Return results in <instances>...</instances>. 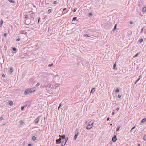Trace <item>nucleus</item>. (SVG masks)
<instances>
[{
	"mask_svg": "<svg viewBox=\"0 0 146 146\" xmlns=\"http://www.w3.org/2000/svg\"><path fill=\"white\" fill-rule=\"evenodd\" d=\"M36 90V88H33L30 89H27L24 92V94L26 95L30 93L33 92L35 91Z\"/></svg>",
	"mask_w": 146,
	"mask_h": 146,
	"instance_id": "1",
	"label": "nucleus"
},
{
	"mask_svg": "<svg viewBox=\"0 0 146 146\" xmlns=\"http://www.w3.org/2000/svg\"><path fill=\"white\" fill-rule=\"evenodd\" d=\"M80 132V130L78 129H77L75 131V135L73 138V140L74 141L76 140V139L77 136L78 135V134Z\"/></svg>",
	"mask_w": 146,
	"mask_h": 146,
	"instance_id": "2",
	"label": "nucleus"
},
{
	"mask_svg": "<svg viewBox=\"0 0 146 146\" xmlns=\"http://www.w3.org/2000/svg\"><path fill=\"white\" fill-rule=\"evenodd\" d=\"M90 123H91V124H88L86 128H92V126H93V124L94 123V122L92 121H90Z\"/></svg>",
	"mask_w": 146,
	"mask_h": 146,
	"instance_id": "3",
	"label": "nucleus"
},
{
	"mask_svg": "<svg viewBox=\"0 0 146 146\" xmlns=\"http://www.w3.org/2000/svg\"><path fill=\"white\" fill-rule=\"evenodd\" d=\"M68 137H66V139H65V142L64 143V141H62L61 143V145L62 146H64L66 144V142L68 140Z\"/></svg>",
	"mask_w": 146,
	"mask_h": 146,
	"instance_id": "4",
	"label": "nucleus"
},
{
	"mask_svg": "<svg viewBox=\"0 0 146 146\" xmlns=\"http://www.w3.org/2000/svg\"><path fill=\"white\" fill-rule=\"evenodd\" d=\"M117 138H116V135H115L114 136H113L112 139V140L113 141V142H115L117 140Z\"/></svg>",
	"mask_w": 146,
	"mask_h": 146,
	"instance_id": "5",
	"label": "nucleus"
},
{
	"mask_svg": "<svg viewBox=\"0 0 146 146\" xmlns=\"http://www.w3.org/2000/svg\"><path fill=\"white\" fill-rule=\"evenodd\" d=\"M39 119H40L39 117H37V118H36L35 119V121H34V122H35V123H37L39 120Z\"/></svg>",
	"mask_w": 146,
	"mask_h": 146,
	"instance_id": "6",
	"label": "nucleus"
},
{
	"mask_svg": "<svg viewBox=\"0 0 146 146\" xmlns=\"http://www.w3.org/2000/svg\"><path fill=\"white\" fill-rule=\"evenodd\" d=\"M61 142V139L60 138L59 139H58L56 140V143L57 144H59Z\"/></svg>",
	"mask_w": 146,
	"mask_h": 146,
	"instance_id": "7",
	"label": "nucleus"
},
{
	"mask_svg": "<svg viewBox=\"0 0 146 146\" xmlns=\"http://www.w3.org/2000/svg\"><path fill=\"white\" fill-rule=\"evenodd\" d=\"M59 137H60L63 140H65V139H66V137H65V136L64 135H63L62 136H61L60 135H59Z\"/></svg>",
	"mask_w": 146,
	"mask_h": 146,
	"instance_id": "8",
	"label": "nucleus"
},
{
	"mask_svg": "<svg viewBox=\"0 0 146 146\" xmlns=\"http://www.w3.org/2000/svg\"><path fill=\"white\" fill-rule=\"evenodd\" d=\"M95 91V88H93L90 91L91 93H93Z\"/></svg>",
	"mask_w": 146,
	"mask_h": 146,
	"instance_id": "9",
	"label": "nucleus"
},
{
	"mask_svg": "<svg viewBox=\"0 0 146 146\" xmlns=\"http://www.w3.org/2000/svg\"><path fill=\"white\" fill-rule=\"evenodd\" d=\"M5 118V117L4 115H3V116H1L0 118V121L2 120H4Z\"/></svg>",
	"mask_w": 146,
	"mask_h": 146,
	"instance_id": "10",
	"label": "nucleus"
},
{
	"mask_svg": "<svg viewBox=\"0 0 146 146\" xmlns=\"http://www.w3.org/2000/svg\"><path fill=\"white\" fill-rule=\"evenodd\" d=\"M13 104V102L12 101H9V105L11 106H12Z\"/></svg>",
	"mask_w": 146,
	"mask_h": 146,
	"instance_id": "11",
	"label": "nucleus"
},
{
	"mask_svg": "<svg viewBox=\"0 0 146 146\" xmlns=\"http://www.w3.org/2000/svg\"><path fill=\"white\" fill-rule=\"evenodd\" d=\"M143 12H145L146 11V7H144L142 9Z\"/></svg>",
	"mask_w": 146,
	"mask_h": 146,
	"instance_id": "12",
	"label": "nucleus"
},
{
	"mask_svg": "<svg viewBox=\"0 0 146 146\" xmlns=\"http://www.w3.org/2000/svg\"><path fill=\"white\" fill-rule=\"evenodd\" d=\"M146 121V119L145 118H144L141 120V122L142 123H144Z\"/></svg>",
	"mask_w": 146,
	"mask_h": 146,
	"instance_id": "13",
	"label": "nucleus"
},
{
	"mask_svg": "<svg viewBox=\"0 0 146 146\" xmlns=\"http://www.w3.org/2000/svg\"><path fill=\"white\" fill-rule=\"evenodd\" d=\"M116 65L115 64V63L114 64V65H113V68L114 69H117V68H116Z\"/></svg>",
	"mask_w": 146,
	"mask_h": 146,
	"instance_id": "14",
	"label": "nucleus"
},
{
	"mask_svg": "<svg viewBox=\"0 0 146 146\" xmlns=\"http://www.w3.org/2000/svg\"><path fill=\"white\" fill-rule=\"evenodd\" d=\"M20 123L22 125L24 124L23 121L22 120H21L20 121Z\"/></svg>",
	"mask_w": 146,
	"mask_h": 146,
	"instance_id": "15",
	"label": "nucleus"
},
{
	"mask_svg": "<svg viewBox=\"0 0 146 146\" xmlns=\"http://www.w3.org/2000/svg\"><path fill=\"white\" fill-rule=\"evenodd\" d=\"M10 72L11 73H12L13 72V68L12 67H11L10 69Z\"/></svg>",
	"mask_w": 146,
	"mask_h": 146,
	"instance_id": "16",
	"label": "nucleus"
},
{
	"mask_svg": "<svg viewBox=\"0 0 146 146\" xmlns=\"http://www.w3.org/2000/svg\"><path fill=\"white\" fill-rule=\"evenodd\" d=\"M10 2L12 3H15V1L13 0H8Z\"/></svg>",
	"mask_w": 146,
	"mask_h": 146,
	"instance_id": "17",
	"label": "nucleus"
},
{
	"mask_svg": "<svg viewBox=\"0 0 146 146\" xmlns=\"http://www.w3.org/2000/svg\"><path fill=\"white\" fill-rule=\"evenodd\" d=\"M3 23V21L2 20H1L0 22V26H1Z\"/></svg>",
	"mask_w": 146,
	"mask_h": 146,
	"instance_id": "18",
	"label": "nucleus"
},
{
	"mask_svg": "<svg viewBox=\"0 0 146 146\" xmlns=\"http://www.w3.org/2000/svg\"><path fill=\"white\" fill-rule=\"evenodd\" d=\"M32 139L33 141H35L36 139V137L35 136H33L32 137Z\"/></svg>",
	"mask_w": 146,
	"mask_h": 146,
	"instance_id": "19",
	"label": "nucleus"
},
{
	"mask_svg": "<svg viewBox=\"0 0 146 146\" xmlns=\"http://www.w3.org/2000/svg\"><path fill=\"white\" fill-rule=\"evenodd\" d=\"M84 36H87L88 37H90V36H89V35L88 34H85L84 35Z\"/></svg>",
	"mask_w": 146,
	"mask_h": 146,
	"instance_id": "20",
	"label": "nucleus"
},
{
	"mask_svg": "<svg viewBox=\"0 0 146 146\" xmlns=\"http://www.w3.org/2000/svg\"><path fill=\"white\" fill-rule=\"evenodd\" d=\"M25 23L26 25H29L30 23L29 22H27V20L25 21Z\"/></svg>",
	"mask_w": 146,
	"mask_h": 146,
	"instance_id": "21",
	"label": "nucleus"
},
{
	"mask_svg": "<svg viewBox=\"0 0 146 146\" xmlns=\"http://www.w3.org/2000/svg\"><path fill=\"white\" fill-rule=\"evenodd\" d=\"M143 139L145 141H146V135H145L143 138Z\"/></svg>",
	"mask_w": 146,
	"mask_h": 146,
	"instance_id": "22",
	"label": "nucleus"
},
{
	"mask_svg": "<svg viewBox=\"0 0 146 146\" xmlns=\"http://www.w3.org/2000/svg\"><path fill=\"white\" fill-rule=\"evenodd\" d=\"M40 85V84L39 83H38L36 84V87H38V86H39Z\"/></svg>",
	"mask_w": 146,
	"mask_h": 146,
	"instance_id": "23",
	"label": "nucleus"
},
{
	"mask_svg": "<svg viewBox=\"0 0 146 146\" xmlns=\"http://www.w3.org/2000/svg\"><path fill=\"white\" fill-rule=\"evenodd\" d=\"M88 16L89 17L92 16V14L91 13H89Z\"/></svg>",
	"mask_w": 146,
	"mask_h": 146,
	"instance_id": "24",
	"label": "nucleus"
},
{
	"mask_svg": "<svg viewBox=\"0 0 146 146\" xmlns=\"http://www.w3.org/2000/svg\"><path fill=\"white\" fill-rule=\"evenodd\" d=\"M77 18L76 17H74L73 18L72 21H75L77 19Z\"/></svg>",
	"mask_w": 146,
	"mask_h": 146,
	"instance_id": "25",
	"label": "nucleus"
},
{
	"mask_svg": "<svg viewBox=\"0 0 146 146\" xmlns=\"http://www.w3.org/2000/svg\"><path fill=\"white\" fill-rule=\"evenodd\" d=\"M119 89L118 88H117L116 89V90H115V92H119Z\"/></svg>",
	"mask_w": 146,
	"mask_h": 146,
	"instance_id": "26",
	"label": "nucleus"
},
{
	"mask_svg": "<svg viewBox=\"0 0 146 146\" xmlns=\"http://www.w3.org/2000/svg\"><path fill=\"white\" fill-rule=\"evenodd\" d=\"M52 11V10L51 9H49L48 11V13H50Z\"/></svg>",
	"mask_w": 146,
	"mask_h": 146,
	"instance_id": "27",
	"label": "nucleus"
},
{
	"mask_svg": "<svg viewBox=\"0 0 146 146\" xmlns=\"http://www.w3.org/2000/svg\"><path fill=\"white\" fill-rule=\"evenodd\" d=\"M61 103H60V104H59V105L58 108V110H59V109L60 108V107L61 106Z\"/></svg>",
	"mask_w": 146,
	"mask_h": 146,
	"instance_id": "28",
	"label": "nucleus"
},
{
	"mask_svg": "<svg viewBox=\"0 0 146 146\" xmlns=\"http://www.w3.org/2000/svg\"><path fill=\"white\" fill-rule=\"evenodd\" d=\"M77 10V8H74V9L73 10V11L74 12H76V11Z\"/></svg>",
	"mask_w": 146,
	"mask_h": 146,
	"instance_id": "29",
	"label": "nucleus"
},
{
	"mask_svg": "<svg viewBox=\"0 0 146 146\" xmlns=\"http://www.w3.org/2000/svg\"><path fill=\"white\" fill-rule=\"evenodd\" d=\"M116 26H117V24H116L114 26V28L113 29V30H115L116 28Z\"/></svg>",
	"mask_w": 146,
	"mask_h": 146,
	"instance_id": "30",
	"label": "nucleus"
},
{
	"mask_svg": "<svg viewBox=\"0 0 146 146\" xmlns=\"http://www.w3.org/2000/svg\"><path fill=\"white\" fill-rule=\"evenodd\" d=\"M143 40L142 38H141L139 40V42L141 43L143 41Z\"/></svg>",
	"mask_w": 146,
	"mask_h": 146,
	"instance_id": "31",
	"label": "nucleus"
},
{
	"mask_svg": "<svg viewBox=\"0 0 146 146\" xmlns=\"http://www.w3.org/2000/svg\"><path fill=\"white\" fill-rule=\"evenodd\" d=\"M25 18L26 19L28 18V15H25Z\"/></svg>",
	"mask_w": 146,
	"mask_h": 146,
	"instance_id": "32",
	"label": "nucleus"
},
{
	"mask_svg": "<svg viewBox=\"0 0 146 146\" xmlns=\"http://www.w3.org/2000/svg\"><path fill=\"white\" fill-rule=\"evenodd\" d=\"M16 48H15V47H13V51H16Z\"/></svg>",
	"mask_w": 146,
	"mask_h": 146,
	"instance_id": "33",
	"label": "nucleus"
},
{
	"mask_svg": "<svg viewBox=\"0 0 146 146\" xmlns=\"http://www.w3.org/2000/svg\"><path fill=\"white\" fill-rule=\"evenodd\" d=\"M140 3H141V1H139V3H138V5H139V7H140V6H141V5L140 4Z\"/></svg>",
	"mask_w": 146,
	"mask_h": 146,
	"instance_id": "34",
	"label": "nucleus"
},
{
	"mask_svg": "<svg viewBox=\"0 0 146 146\" xmlns=\"http://www.w3.org/2000/svg\"><path fill=\"white\" fill-rule=\"evenodd\" d=\"M53 65V64L52 63V64H49L48 65V67H50V66H52Z\"/></svg>",
	"mask_w": 146,
	"mask_h": 146,
	"instance_id": "35",
	"label": "nucleus"
},
{
	"mask_svg": "<svg viewBox=\"0 0 146 146\" xmlns=\"http://www.w3.org/2000/svg\"><path fill=\"white\" fill-rule=\"evenodd\" d=\"M142 76L140 75L139 77V78H138V79H139V80H140L142 78Z\"/></svg>",
	"mask_w": 146,
	"mask_h": 146,
	"instance_id": "36",
	"label": "nucleus"
},
{
	"mask_svg": "<svg viewBox=\"0 0 146 146\" xmlns=\"http://www.w3.org/2000/svg\"><path fill=\"white\" fill-rule=\"evenodd\" d=\"M20 40V38H17V39H16V41H17V42H18V41H19Z\"/></svg>",
	"mask_w": 146,
	"mask_h": 146,
	"instance_id": "37",
	"label": "nucleus"
},
{
	"mask_svg": "<svg viewBox=\"0 0 146 146\" xmlns=\"http://www.w3.org/2000/svg\"><path fill=\"white\" fill-rule=\"evenodd\" d=\"M24 106L21 107V110L22 111L24 109Z\"/></svg>",
	"mask_w": 146,
	"mask_h": 146,
	"instance_id": "38",
	"label": "nucleus"
},
{
	"mask_svg": "<svg viewBox=\"0 0 146 146\" xmlns=\"http://www.w3.org/2000/svg\"><path fill=\"white\" fill-rule=\"evenodd\" d=\"M138 53H137V54H136L134 56V57H137V56H138Z\"/></svg>",
	"mask_w": 146,
	"mask_h": 146,
	"instance_id": "39",
	"label": "nucleus"
},
{
	"mask_svg": "<svg viewBox=\"0 0 146 146\" xmlns=\"http://www.w3.org/2000/svg\"><path fill=\"white\" fill-rule=\"evenodd\" d=\"M139 80V79H138L135 82V84L137 83V82Z\"/></svg>",
	"mask_w": 146,
	"mask_h": 146,
	"instance_id": "40",
	"label": "nucleus"
},
{
	"mask_svg": "<svg viewBox=\"0 0 146 146\" xmlns=\"http://www.w3.org/2000/svg\"><path fill=\"white\" fill-rule=\"evenodd\" d=\"M121 96L120 94H118L117 96L119 98H121Z\"/></svg>",
	"mask_w": 146,
	"mask_h": 146,
	"instance_id": "41",
	"label": "nucleus"
},
{
	"mask_svg": "<svg viewBox=\"0 0 146 146\" xmlns=\"http://www.w3.org/2000/svg\"><path fill=\"white\" fill-rule=\"evenodd\" d=\"M56 3H57L56 1H54L53 2V4H56Z\"/></svg>",
	"mask_w": 146,
	"mask_h": 146,
	"instance_id": "42",
	"label": "nucleus"
},
{
	"mask_svg": "<svg viewBox=\"0 0 146 146\" xmlns=\"http://www.w3.org/2000/svg\"><path fill=\"white\" fill-rule=\"evenodd\" d=\"M7 35V33H5L4 34V36H6Z\"/></svg>",
	"mask_w": 146,
	"mask_h": 146,
	"instance_id": "43",
	"label": "nucleus"
},
{
	"mask_svg": "<svg viewBox=\"0 0 146 146\" xmlns=\"http://www.w3.org/2000/svg\"><path fill=\"white\" fill-rule=\"evenodd\" d=\"M32 145L31 143H29L28 145V146H32Z\"/></svg>",
	"mask_w": 146,
	"mask_h": 146,
	"instance_id": "44",
	"label": "nucleus"
},
{
	"mask_svg": "<svg viewBox=\"0 0 146 146\" xmlns=\"http://www.w3.org/2000/svg\"><path fill=\"white\" fill-rule=\"evenodd\" d=\"M48 87L50 88H51V85L50 84H49V85Z\"/></svg>",
	"mask_w": 146,
	"mask_h": 146,
	"instance_id": "45",
	"label": "nucleus"
},
{
	"mask_svg": "<svg viewBox=\"0 0 146 146\" xmlns=\"http://www.w3.org/2000/svg\"><path fill=\"white\" fill-rule=\"evenodd\" d=\"M110 119V118L109 117H108L107 119V120L108 121Z\"/></svg>",
	"mask_w": 146,
	"mask_h": 146,
	"instance_id": "46",
	"label": "nucleus"
},
{
	"mask_svg": "<svg viewBox=\"0 0 146 146\" xmlns=\"http://www.w3.org/2000/svg\"><path fill=\"white\" fill-rule=\"evenodd\" d=\"M114 111H113L112 112V115H114V114L115 113H114Z\"/></svg>",
	"mask_w": 146,
	"mask_h": 146,
	"instance_id": "47",
	"label": "nucleus"
},
{
	"mask_svg": "<svg viewBox=\"0 0 146 146\" xmlns=\"http://www.w3.org/2000/svg\"><path fill=\"white\" fill-rule=\"evenodd\" d=\"M143 31V28L141 30V32L142 33Z\"/></svg>",
	"mask_w": 146,
	"mask_h": 146,
	"instance_id": "48",
	"label": "nucleus"
},
{
	"mask_svg": "<svg viewBox=\"0 0 146 146\" xmlns=\"http://www.w3.org/2000/svg\"><path fill=\"white\" fill-rule=\"evenodd\" d=\"M2 77H5V74H3L2 75Z\"/></svg>",
	"mask_w": 146,
	"mask_h": 146,
	"instance_id": "49",
	"label": "nucleus"
},
{
	"mask_svg": "<svg viewBox=\"0 0 146 146\" xmlns=\"http://www.w3.org/2000/svg\"><path fill=\"white\" fill-rule=\"evenodd\" d=\"M119 110V108H116V110L117 111H118Z\"/></svg>",
	"mask_w": 146,
	"mask_h": 146,
	"instance_id": "50",
	"label": "nucleus"
},
{
	"mask_svg": "<svg viewBox=\"0 0 146 146\" xmlns=\"http://www.w3.org/2000/svg\"><path fill=\"white\" fill-rule=\"evenodd\" d=\"M66 8H64V9L63 10V11H65L66 10Z\"/></svg>",
	"mask_w": 146,
	"mask_h": 146,
	"instance_id": "51",
	"label": "nucleus"
},
{
	"mask_svg": "<svg viewBox=\"0 0 146 146\" xmlns=\"http://www.w3.org/2000/svg\"><path fill=\"white\" fill-rule=\"evenodd\" d=\"M130 23L131 24H133V22L132 21H130Z\"/></svg>",
	"mask_w": 146,
	"mask_h": 146,
	"instance_id": "52",
	"label": "nucleus"
},
{
	"mask_svg": "<svg viewBox=\"0 0 146 146\" xmlns=\"http://www.w3.org/2000/svg\"><path fill=\"white\" fill-rule=\"evenodd\" d=\"M119 128H117L116 131H118L119 129Z\"/></svg>",
	"mask_w": 146,
	"mask_h": 146,
	"instance_id": "53",
	"label": "nucleus"
},
{
	"mask_svg": "<svg viewBox=\"0 0 146 146\" xmlns=\"http://www.w3.org/2000/svg\"><path fill=\"white\" fill-rule=\"evenodd\" d=\"M40 18H39V19H38V23H39V21H40Z\"/></svg>",
	"mask_w": 146,
	"mask_h": 146,
	"instance_id": "54",
	"label": "nucleus"
},
{
	"mask_svg": "<svg viewBox=\"0 0 146 146\" xmlns=\"http://www.w3.org/2000/svg\"><path fill=\"white\" fill-rule=\"evenodd\" d=\"M45 118H46L45 117H44V120H45Z\"/></svg>",
	"mask_w": 146,
	"mask_h": 146,
	"instance_id": "55",
	"label": "nucleus"
},
{
	"mask_svg": "<svg viewBox=\"0 0 146 146\" xmlns=\"http://www.w3.org/2000/svg\"><path fill=\"white\" fill-rule=\"evenodd\" d=\"M41 76H44V75L42 74V75H41Z\"/></svg>",
	"mask_w": 146,
	"mask_h": 146,
	"instance_id": "56",
	"label": "nucleus"
},
{
	"mask_svg": "<svg viewBox=\"0 0 146 146\" xmlns=\"http://www.w3.org/2000/svg\"><path fill=\"white\" fill-rule=\"evenodd\" d=\"M117 128H120V127H119L118 126L117 127Z\"/></svg>",
	"mask_w": 146,
	"mask_h": 146,
	"instance_id": "57",
	"label": "nucleus"
},
{
	"mask_svg": "<svg viewBox=\"0 0 146 146\" xmlns=\"http://www.w3.org/2000/svg\"><path fill=\"white\" fill-rule=\"evenodd\" d=\"M138 146H140V144H138Z\"/></svg>",
	"mask_w": 146,
	"mask_h": 146,
	"instance_id": "58",
	"label": "nucleus"
},
{
	"mask_svg": "<svg viewBox=\"0 0 146 146\" xmlns=\"http://www.w3.org/2000/svg\"><path fill=\"white\" fill-rule=\"evenodd\" d=\"M132 128H135V126H134Z\"/></svg>",
	"mask_w": 146,
	"mask_h": 146,
	"instance_id": "59",
	"label": "nucleus"
},
{
	"mask_svg": "<svg viewBox=\"0 0 146 146\" xmlns=\"http://www.w3.org/2000/svg\"><path fill=\"white\" fill-rule=\"evenodd\" d=\"M63 141H64V142H65V140H63Z\"/></svg>",
	"mask_w": 146,
	"mask_h": 146,
	"instance_id": "60",
	"label": "nucleus"
},
{
	"mask_svg": "<svg viewBox=\"0 0 146 146\" xmlns=\"http://www.w3.org/2000/svg\"><path fill=\"white\" fill-rule=\"evenodd\" d=\"M90 128H87V129H90Z\"/></svg>",
	"mask_w": 146,
	"mask_h": 146,
	"instance_id": "61",
	"label": "nucleus"
},
{
	"mask_svg": "<svg viewBox=\"0 0 146 146\" xmlns=\"http://www.w3.org/2000/svg\"><path fill=\"white\" fill-rule=\"evenodd\" d=\"M134 129V128H132L131 130H132V129Z\"/></svg>",
	"mask_w": 146,
	"mask_h": 146,
	"instance_id": "62",
	"label": "nucleus"
},
{
	"mask_svg": "<svg viewBox=\"0 0 146 146\" xmlns=\"http://www.w3.org/2000/svg\"><path fill=\"white\" fill-rule=\"evenodd\" d=\"M89 124H91V123H90V122Z\"/></svg>",
	"mask_w": 146,
	"mask_h": 146,
	"instance_id": "63",
	"label": "nucleus"
}]
</instances>
